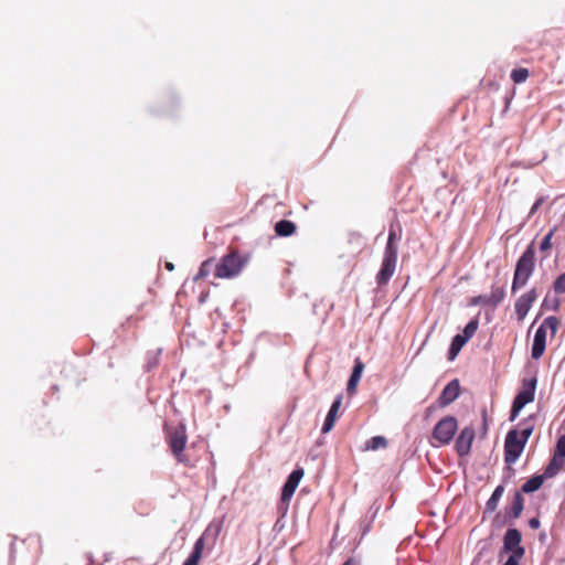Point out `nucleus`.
Here are the masks:
<instances>
[{"label": "nucleus", "instance_id": "1a4fd4ad", "mask_svg": "<svg viewBox=\"0 0 565 565\" xmlns=\"http://www.w3.org/2000/svg\"><path fill=\"white\" fill-rule=\"evenodd\" d=\"M535 299H536V290L532 289L516 301L515 311H516L519 320H522L526 316L532 302H534Z\"/></svg>", "mask_w": 565, "mask_h": 565}, {"label": "nucleus", "instance_id": "2f4dec72", "mask_svg": "<svg viewBox=\"0 0 565 565\" xmlns=\"http://www.w3.org/2000/svg\"><path fill=\"white\" fill-rule=\"evenodd\" d=\"M395 238H396V234H395V232L392 231L390 233V236H388V242H387V246H386V252L385 253H390L391 252L393 255L396 256V249L393 246V243H394Z\"/></svg>", "mask_w": 565, "mask_h": 565}, {"label": "nucleus", "instance_id": "e433bc0d", "mask_svg": "<svg viewBox=\"0 0 565 565\" xmlns=\"http://www.w3.org/2000/svg\"><path fill=\"white\" fill-rule=\"evenodd\" d=\"M529 525L531 529H539L540 527V520L537 518H532L530 521H529Z\"/></svg>", "mask_w": 565, "mask_h": 565}, {"label": "nucleus", "instance_id": "9d476101", "mask_svg": "<svg viewBox=\"0 0 565 565\" xmlns=\"http://www.w3.org/2000/svg\"><path fill=\"white\" fill-rule=\"evenodd\" d=\"M395 263H396V256L393 255L391 252L385 253V259L383 263V267L379 274V284L384 285L387 282L390 277L393 275L395 269Z\"/></svg>", "mask_w": 565, "mask_h": 565}, {"label": "nucleus", "instance_id": "c9c22d12", "mask_svg": "<svg viewBox=\"0 0 565 565\" xmlns=\"http://www.w3.org/2000/svg\"><path fill=\"white\" fill-rule=\"evenodd\" d=\"M543 202H544V198H540V199L534 203V205L532 206L530 214L535 213V212H536V210L542 205V203H543Z\"/></svg>", "mask_w": 565, "mask_h": 565}, {"label": "nucleus", "instance_id": "6e6552de", "mask_svg": "<svg viewBox=\"0 0 565 565\" xmlns=\"http://www.w3.org/2000/svg\"><path fill=\"white\" fill-rule=\"evenodd\" d=\"M302 477H303L302 469H296L291 472V475L289 476L287 482L285 483V486L282 488L281 501L286 502L292 497V494H294L296 488L298 487Z\"/></svg>", "mask_w": 565, "mask_h": 565}, {"label": "nucleus", "instance_id": "79ce46f5", "mask_svg": "<svg viewBox=\"0 0 565 565\" xmlns=\"http://www.w3.org/2000/svg\"><path fill=\"white\" fill-rule=\"evenodd\" d=\"M157 364H158V361H157V359H156L154 361H151V364H150V366H149V367L156 366Z\"/></svg>", "mask_w": 565, "mask_h": 565}, {"label": "nucleus", "instance_id": "f03ea898", "mask_svg": "<svg viewBox=\"0 0 565 565\" xmlns=\"http://www.w3.org/2000/svg\"><path fill=\"white\" fill-rule=\"evenodd\" d=\"M244 266V259L236 253L232 252L215 265L214 276L216 278H233L241 273Z\"/></svg>", "mask_w": 565, "mask_h": 565}, {"label": "nucleus", "instance_id": "423d86ee", "mask_svg": "<svg viewBox=\"0 0 565 565\" xmlns=\"http://www.w3.org/2000/svg\"><path fill=\"white\" fill-rule=\"evenodd\" d=\"M457 430V420L455 417L441 419L434 429V437L440 443H449Z\"/></svg>", "mask_w": 565, "mask_h": 565}, {"label": "nucleus", "instance_id": "0eeeda50", "mask_svg": "<svg viewBox=\"0 0 565 565\" xmlns=\"http://www.w3.org/2000/svg\"><path fill=\"white\" fill-rule=\"evenodd\" d=\"M473 438L475 429L472 427H466L461 430L456 440V449L459 456L462 457L469 454Z\"/></svg>", "mask_w": 565, "mask_h": 565}, {"label": "nucleus", "instance_id": "39448f33", "mask_svg": "<svg viewBox=\"0 0 565 565\" xmlns=\"http://www.w3.org/2000/svg\"><path fill=\"white\" fill-rule=\"evenodd\" d=\"M525 446V439L519 438V433L512 429L508 433L504 444L505 462L511 465L516 461Z\"/></svg>", "mask_w": 565, "mask_h": 565}, {"label": "nucleus", "instance_id": "a878e982", "mask_svg": "<svg viewBox=\"0 0 565 565\" xmlns=\"http://www.w3.org/2000/svg\"><path fill=\"white\" fill-rule=\"evenodd\" d=\"M553 288L557 294L565 292V273L556 278Z\"/></svg>", "mask_w": 565, "mask_h": 565}, {"label": "nucleus", "instance_id": "f8f14e48", "mask_svg": "<svg viewBox=\"0 0 565 565\" xmlns=\"http://www.w3.org/2000/svg\"><path fill=\"white\" fill-rule=\"evenodd\" d=\"M545 340H546V330L544 328V326H541L536 332H535V337H534V343H533V348H532V358L533 359H539L542 356V354L544 353V350H545Z\"/></svg>", "mask_w": 565, "mask_h": 565}, {"label": "nucleus", "instance_id": "7ed1b4c3", "mask_svg": "<svg viewBox=\"0 0 565 565\" xmlns=\"http://www.w3.org/2000/svg\"><path fill=\"white\" fill-rule=\"evenodd\" d=\"M534 265V250L529 247L521 256L516 264L515 274L512 284V291H515L519 287L525 285L529 277L533 271Z\"/></svg>", "mask_w": 565, "mask_h": 565}, {"label": "nucleus", "instance_id": "f257e3e1", "mask_svg": "<svg viewBox=\"0 0 565 565\" xmlns=\"http://www.w3.org/2000/svg\"><path fill=\"white\" fill-rule=\"evenodd\" d=\"M166 441L179 463L191 466L190 459L183 454L188 443L186 428L183 424H179L166 429Z\"/></svg>", "mask_w": 565, "mask_h": 565}, {"label": "nucleus", "instance_id": "9b49d317", "mask_svg": "<svg viewBox=\"0 0 565 565\" xmlns=\"http://www.w3.org/2000/svg\"><path fill=\"white\" fill-rule=\"evenodd\" d=\"M460 392L459 382L458 380L451 381L443 391L440 397H439V405L440 406H447L451 402H454Z\"/></svg>", "mask_w": 565, "mask_h": 565}, {"label": "nucleus", "instance_id": "58836bf2", "mask_svg": "<svg viewBox=\"0 0 565 565\" xmlns=\"http://www.w3.org/2000/svg\"><path fill=\"white\" fill-rule=\"evenodd\" d=\"M166 268L169 270V271H172L174 269V265L170 262H167L166 263Z\"/></svg>", "mask_w": 565, "mask_h": 565}, {"label": "nucleus", "instance_id": "393cba45", "mask_svg": "<svg viewBox=\"0 0 565 565\" xmlns=\"http://www.w3.org/2000/svg\"><path fill=\"white\" fill-rule=\"evenodd\" d=\"M503 298H504V290H503V288H497L495 290L492 291V294H491V296L489 298V302H491L492 305H497Z\"/></svg>", "mask_w": 565, "mask_h": 565}, {"label": "nucleus", "instance_id": "dca6fc26", "mask_svg": "<svg viewBox=\"0 0 565 565\" xmlns=\"http://www.w3.org/2000/svg\"><path fill=\"white\" fill-rule=\"evenodd\" d=\"M563 465H564V461L562 460V457L554 454L553 458L551 459L547 467L545 468V471L543 475L546 478H552L563 468Z\"/></svg>", "mask_w": 565, "mask_h": 565}, {"label": "nucleus", "instance_id": "5701e85b", "mask_svg": "<svg viewBox=\"0 0 565 565\" xmlns=\"http://www.w3.org/2000/svg\"><path fill=\"white\" fill-rule=\"evenodd\" d=\"M529 76V71L526 68H518L514 70L511 74V77L514 83H521L525 81Z\"/></svg>", "mask_w": 565, "mask_h": 565}, {"label": "nucleus", "instance_id": "f704fd0d", "mask_svg": "<svg viewBox=\"0 0 565 565\" xmlns=\"http://www.w3.org/2000/svg\"><path fill=\"white\" fill-rule=\"evenodd\" d=\"M532 431H533L532 427L523 429L521 433V436H522L521 439H525V443H526L529 437L531 436Z\"/></svg>", "mask_w": 565, "mask_h": 565}, {"label": "nucleus", "instance_id": "4c0bfd02", "mask_svg": "<svg viewBox=\"0 0 565 565\" xmlns=\"http://www.w3.org/2000/svg\"><path fill=\"white\" fill-rule=\"evenodd\" d=\"M503 565H519V561L515 559V556H509Z\"/></svg>", "mask_w": 565, "mask_h": 565}, {"label": "nucleus", "instance_id": "2eb2a0df", "mask_svg": "<svg viewBox=\"0 0 565 565\" xmlns=\"http://www.w3.org/2000/svg\"><path fill=\"white\" fill-rule=\"evenodd\" d=\"M341 402H342V397L339 396L334 402L333 404L331 405V408L326 417V420H324V424H323V427H322V433L323 434H327L331 430V428L333 427V424H334V420H335V417H337V414L339 412V408L341 406Z\"/></svg>", "mask_w": 565, "mask_h": 565}, {"label": "nucleus", "instance_id": "f3484780", "mask_svg": "<svg viewBox=\"0 0 565 565\" xmlns=\"http://www.w3.org/2000/svg\"><path fill=\"white\" fill-rule=\"evenodd\" d=\"M544 478H546L544 475L532 477L522 486V491L524 493H531L539 490L544 482Z\"/></svg>", "mask_w": 565, "mask_h": 565}, {"label": "nucleus", "instance_id": "b1692460", "mask_svg": "<svg viewBox=\"0 0 565 565\" xmlns=\"http://www.w3.org/2000/svg\"><path fill=\"white\" fill-rule=\"evenodd\" d=\"M477 329H478V321L472 320L465 327L463 334H461V335L467 337V340H469L473 335V333L476 332Z\"/></svg>", "mask_w": 565, "mask_h": 565}, {"label": "nucleus", "instance_id": "c85d7f7f", "mask_svg": "<svg viewBox=\"0 0 565 565\" xmlns=\"http://www.w3.org/2000/svg\"><path fill=\"white\" fill-rule=\"evenodd\" d=\"M554 231H555V228H554V230H552V231H551V232H550V233L544 237V239L542 241V243H541V245H540V249H541L542 252H546L547 249H550V248H551V246H552L551 239H552V236H553V234H554Z\"/></svg>", "mask_w": 565, "mask_h": 565}, {"label": "nucleus", "instance_id": "72a5a7b5", "mask_svg": "<svg viewBox=\"0 0 565 565\" xmlns=\"http://www.w3.org/2000/svg\"><path fill=\"white\" fill-rule=\"evenodd\" d=\"M364 369V364L361 361H356L352 374L360 375L362 374V371Z\"/></svg>", "mask_w": 565, "mask_h": 565}, {"label": "nucleus", "instance_id": "a19ab883", "mask_svg": "<svg viewBox=\"0 0 565 565\" xmlns=\"http://www.w3.org/2000/svg\"><path fill=\"white\" fill-rule=\"evenodd\" d=\"M157 364H158V361H157V359H156L154 361H151V364H150V366H149V367L156 366Z\"/></svg>", "mask_w": 565, "mask_h": 565}, {"label": "nucleus", "instance_id": "4468645a", "mask_svg": "<svg viewBox=\"0 0 565 565\" xmlns=\"http://www.w3.org/2000/svg\"><path fill=\"white\" fill-rule=\"evenodd\" d=\"M205 546V540L203 536L199 537L194 543L193 551L190 556L184 561L182 565H199L202 557V553Z\"/></svg>", "mask_w": 565, "mask_h": 565}, {"label": "nucleus", "instance_id": "c756f323", "mask_svg": "<svg viewBox=\"0 0 565 565\" xmlns=\"http://www.w3.org/2000/svg\"><path fill=\"white\" fill-rule=\"evenodd\" d=\"M555 454L557 456L565 457V435L558 438Z\"/></svg>", "mask_w": 565, "mask_h": 565}, {"label": "nucleus", "instance_id": "a211bd4d", "mask_svg": "<svg viewBox=\"0 0 565 565\" xmlns=\"http://www.w3.org/2000/svg\"><path fill=\"white\" fill-rule=\"evenodd\" d=\"M215 265L216 264L214 263L213 258H209V259L204 260L201 264L199 271L194 277V281H198L200 279L207 277L212 270L215 271Z\"/></svg>", "mask_w": 565, "mask_h": 565}, {"label": "nucleus", "instance_id": "aec40b11", "mask_svg": "<svg viewBox=\"0 0 565 565\" xmlns=\"http://www.w3.org/2000/svg\"><path fill=\"white\" fill-rule=\"evenodd\" d=\"M467 337H462L461 334H457L450 345L449 349V359H455V356L460 352L461 348L467 342Z\"/></svg>", "mask_w": 565, "mask_h": 565}, {"label": "nucleus", "instance_id": "20e7f679", "mask_svg": "<svg viewBox=\"0 0 565 565\" xmlns=\"http://www.w3.org/2000/svg\"><path fill=\"white\" fill-rule=\"evenodd\" d=\"M536 379H532L527 382H524V388L518 393L513 401L512 409H511V420H514L521 409L529 403L534 399V392L536 387Z\"/></svg>", "mask_w": 565, "mask_h": 565}, {"label": "nucleus", "instance_id": "bb28decb", "mask_svg": "<svg viewBox=\"0 0 565 565\" xmlns=\"http://www.w3.org/2000/svg\"><path fill=\"white\" fill-rule=\"evenodd\" d=\"M542 326H544L545 329L550 328L552 333L554 334L558 327V319L556 317H548L545 319Z\"/></svg>", "mask_w": 565, "mask_h": 565}, {"label": "nucleus", "instance_id": "ea45409f", "mask_svg": "<svg viewBox=\"0 0 565 565\" xmlns=\"http://www.w3.org/2000/svg\"><path fill=\"white\" fill-rule=\"evenodd\" d=\"M343 565H355L352 558H349Z\"/></svg>", "mask_w": 565, "mask_h": 565}, {"label": "nucleus", "instance_id": "412c9836", "mask_svg": "<svg viewBox=\"0 0 565 565\" xmlns=\"http://www.w3.org/2000/svg\"><path fill=\"white\" fill-rule=\"evenodd\" d=\"M503 491H504V489L502 486H499L494 489L492 495L490 497V499L487 502V511L493 512L497 509L498 502H499Z\"/></svg>", "mask_w": 565, "mask_h": 565}, {"label": "nucleus", "instance_id": "7c9ffc66", "mask_svg": "<svg viewBox=\"0 0 565 565\" xmlns=\"http://www.w3.org/2000/svg\"><path fill=\"white\" fill-rule=\"evenodd\" d=\"M360 377H361L360 375L351 374L349 383H348V392L350 394H352L355 391Z\"/></svg>", "mask_w": 565, "mask_h": 565}, {"label": "nucleus", "instance_id": "473e14b6", "mask_svg": "<svg viewBox=\"0 0 565 565\" xmlns=\"http://www.w3.org/2000/svg\"><path fill=\"white\" fill-rule=\"evenodd\" d=\"M513 554L511 556H515V559L521 558L524 555V547L518 545L513 550Z\"/></svg>", "mask_w": 565, "mask_h": 565}, {"label": "nucleus", "instance_id": "4be33fe9", "mask_svg": "<svg viewBox=\"0 0 565 565\" xmlns=\"http://www.w3.org/2000/svg\"><path fill=\"white\" fill-rule=\"evenodd\" d=\"M523 502H524V499H523L522 494L520 492H515L513 502H512V509H511L513 518L520 516V514L523 510Z\"/></svg>", "mask_w": 565, "mask_h": 565}, {"label": "nucleus", "instance_id": "6ab92c4d", "mask_svg": "<svg viewBox=\"0 0 565 565\" xmlns=\"http://www.w3.org/2000/svg\"><path fill=\"white\" fill-rule=\"evenodd\" d=\"M275 231L279 236H289L295 233L296 225L290 221H279L276 226Z\"/></svg>", "mask_w": 565, "mask_h": 565}, {"label": "nucleus", "instance_id": "ddd939ff", "mask_svg": "<svg viewBox=\"0 0 565 565\" xmlns=\"http://www.w3.org/2000/svg\"><path fill=\"white\" fill-rule=\"evenodd\" d=\"M521 532L518 529H509L503 537V550L510 552L521 543Z\"/></svg>", "mask_w": 565, "mask_h": 565}, {"label": "nucleus", "instance_id": "cd10ccee", "mask_svg": "<svg viewBox=\"0 0 565 565\" xmlns=\"http://www.w3.org/2000/svg\"><path fill=\"white\" fill-rule=\"evenodd\" d=\"M385 446H386V439L382 436H376V437L372 438L371 445L369 446V448L375 450L380 447H385Z\"/></svg>", "mask_w": 565, "mask_h": 565}]
</instances>
